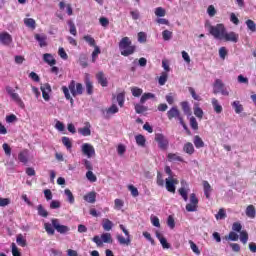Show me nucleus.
I'll list each match as a JSON object with an SVG mask.
<instances>
[{
    "mask_svg": "<svg viewBox=\"0 0 256 256\" xmlns=\"http://www.w3.org/2000/svg\"><path fill=\"white\" fill-rule=\"evenodd\" d=\"M205 27H208L209 34L214 39L225 41L226 43H239V34L233 31L227 32V28L223 23L216 24L215 26L208 24Z\"/></svg>",
    "mask_w": 256,
    "mask_h": 256,
    "instance_id": "f257e3e1",
    "label": "nucleus"
},
{
    "mask_svg": "<svg viewBox=\"0 0 256 256\" xmlns=\"http://www.w3.org/2000/svg\"><path fill=\"white\" fill-rule=\"evenodd\" d=\"M61 91L62 93H64L65 99H67V101H70L71 105H73V103H75L73 97H77V95H83V84L77 83L75 82V80H71L68 87H61Z\"/></svg>",
    "mask_w": 256,
    "mask_h": 256,
    "instance_id": "f03ea898",
    "label": "nucleus"
},
{
    "mask_svg": "<svg viewBox=\"0 0 256 256\" xmlns=\"http://www.w3.org/2000/svg\"><path fill=\"white\" fill-rule=\"evenodd\" d=\"M119 49L123 57H129L135 53L136 47L129 37H123L119 42Z\"/></svg>",
    "mask_w": 256,
    "mask_h": 256,
    "instance_id": "7ed1b4c3",
    "label": "nucleus"
},
{
    "mask_svg": "<svg viewBox=\"0 0 256 256\" xmlns=\"http://www.w3.org/2000/svg\"><path fill=\"white\" fill-rule=\"evenodd\" d=\"M119 228L126 236V238H124V236L121 234L116 235V239H117L119 245H125L126 247H129V245H131V234L129 233V230H127V228H125V225H123V224H120Z\"/></svg>",
    "mask_w": 256,
    "mask_h": 256,
    "instance_id": "20e7f679",
    "label": "nucleus"
},
{
    "mask_svg": "<svg viewBox=\"0 0 256 256\" xmlns=\"http://www.w3.org/2000/svg\"><path fill=\"white\" fill-rule=\"evenodd\" d=\"M92 241L97 247H103V243H113V238L111 237V233H103L101 237L99 235L94 236Z\"/></svg>",
    "mask_w": 256,
    "mask_h": 256,
    "instance_id": "39448f33",
    "label": "nucleus"
},
{
    "mask_svg": "<svg viewBox=\"0 0 256 256\" xmlns=\"http://www.w3.org/2000/svg\"><path fill=\"white\" fill-rule=\"evenodd\" d=\"M6 92L8 95H10L12 101H14V103L20 107V109H25V102H23L21 96H19L11 86L6 87Z\"/></svg>",
    "mask_w": 256,
    "mask_h": 256,
    "instance_id": "423d86ee",
    "label": "nucleus"
},
{
    "mask_svg": "<svg viewBox=\"0 0 256 256\" xmlns=\"http://www.w3.org/2000/svg\"><path fill=\"white\" fill-rule=\"evenodd\" d=\"M154 141L158 143V147L161 149V151H167V149H169V139H167L165 135L156 133Z\"/></svg>",
    "mask_w": 256,
    "mask_h": 256,
    "instance_id": "0eeeda50",
    "label": "nucleus"
},
{
    "mask_svg": "<svg viewBox=\"0 0 256 256\" xmlns=\"http://www.w3.org/2000/svg\"><path fill=\"white\" fill-rule=\"evenodd\" d=\"M213 93L217 95V93H221L222 95L229 96V91L225 88V84L221 79H216L213 85Z\"/></svg>",
    "mask_w": 256,
    "mask_h": 256,
    "instance_id": "6e6552de",
    "label": "nucleus"
},
{
    "mask_svg": "<svg viewBox=\"0 0 256 256\" xmlns=\"http://www.w3.org/2000/svg\"><path fill=\"white\" fill-rule=\"evenodd\" d=\"M167 117L169 121H173V119H175L176 121H179V123L183 120V115L177 106H173L167 111Z\"/></svg>",
    "mask_w": 256,
    "mask_h": 256,
    "instance_id": "1a4fd4ad",
    "label": "nucleus"
},
{
    "mask_svg": "<svg viewBox=\"0 0 256 256\" xmlns=\"http://www.w3.org/2000/svg\"><path fill=\"white\" fill-rule=\"evenodd\" d=\"M199 205V199L195 193L190 194V203L186 205V211L189 213H193L197 211V207Z\"/></svg>",
    "mask_w": 256,
    "mask_h": 256,
    "instance_id": "9d476101",
    "label": "nucleus"
},
{
    "mask_svg": "<svg viewBox=\"0 0 256 256\" xmlns=\"http://www.w3.org/2000/svg\"><path fill=\"white\" fill-rule=\"evenodd\" d=\"M82 154L85 155L88 159L95 157V147L89 143H84L81 146Z\"/></svg>",
    "mask_w": 256,
    "mask_h": 256,
    "instance_id": "9b49d317",
    "label": "nucleus"
},
{
    "mask_svg": "<svg viewBox=\"0 0 256 256\" xmlns=\"http://www.w3.org/2000/svg\"><path fill=\"white\" fill-rule=\"evenodd\" d=\"M51 221H52V225H53L54 229L58 233H60L61 235H65V233H69V231H70L69 227L66 225H60L59 219L53 218Z\"/></svg>",
    "mask_w": 256,
    "mask_h": 256,
    "instance_id": "f8f14e48",
    "label": "nucleus"
},
{
    "mask_svg": "<svg viewBox=\"0 0 256 256\" xmlns=\"http://www.w3.org/2000/svg\"><path fill=\"white\" fill-rule=\"evenodd\" d=\"M181 186L182 187L178 189V193L184 201H188L189 200V196H188L189 192H188L187 188H185V187H189V185L187 184V182H185V180H182Z\"/></svg>",
    "mask_w": 256,
    "mask_h": 256,
    "instance_id": "ddd939ff",
    "label": "nucleus"
},
{
    "mask_svg": "<svg viewBox=\"0 0 256 256\" xmlns=\"http://www.w3.org/2000/svg\"><path fill=\"white\" fill-rule=\"evenodd\" d=\"M0 43L2 45H10L13 43V37L8 32H1L0 33Z\"/></svg>",
    "mask_w": 256,
    "mask_h": 256,
    "instance_id": "4468645a",
    "label": "nucleus"
},
{
    "mask_svg": "<svg viewBox=\"0 0 256 256\" xmlns=\"http://www.w3.org/2000/svg\"><path fill=\"white\" fill-rule=\"evenodd\" d=\"M42 91V97L44 101H49L51 99V96L49 94L51 93V85L49 83H46L40 87Z\"/></svg>",
    "mask_w": 256,
    "mask_h": 256,
    "instance_id": "2eb2a0df",
    "label": "nucleus"
},
{
    "mask_svg": "<svg viewBox=\"0 0 256 256\" xmlns=\"http://www.w3.org/2000/svg\"><path fill=\"white\" fill-rule=\"evenodd\" d=\"M84 125V127L78 128V133L83 137L91 136V123L85 122Z\"/></svg>",
    "mask_w": 256,
    "mask_h": 256,
    "instance_id": "dca6fc26",
    "label": "nucleus"
},
{
    "mask_svg": "<svg viewBox=\"0 0 256 256\" xmlns=\"http://www.w3.org/2000/svg\"><path fill=\"white\" fill-rule=\"evenodd\" d=\"M96 79L101 87H107V85H109V81L107 80V77H105V73H103V71L96 74Z\"/></svg>",
    "mask_w": 256,
    "mask_h": 256,
    "instance_id": "f3484780",
    "label": "nucleus"
},
{
    "mask_svg": "<svg viewBox=\"0 0 256 256\" xmlns=\"http://www.w3.org/2000/svg\"><path fill=\"white\" fill-rule=\"evenodd\" d=\"M115 113H119V107L115 104H112L109 108L104 111V115L106 119H110L111 115H115Z\"/></svg>",
    "mask_w": 256,
    "mask_h": 256,
    "instance_id": "a211bd4d",
    "label": "nucleus"
},
{
    "mask_svg": "<svg viewBox=\"0 0 256 256\" xmlns=\"http://www.w3.org/2000/svg\"><path fill=\"white\" fill-rule=\"evenodd\" d=\"M156 237L160 241L163 249H171V244L167 242V238L163 237L161 232L156 231Z\"/></svg>",
    "mask_w": 256,
    "mask_h": 256,
    "instance_id": "6ab92c4d",
    "label": "nucleus"
},
{
    "mask_svg": "<svg viewBox=\"0 0 256 256\" xmlns=\"http://www.w3.org/2000/svg\"><path fill=\"white\" fill-rule=\"evenodd\" d=\"M34 38L38 41L40 47H47V35L45 34H35Z\"/></svg>",
    "mask_w": 256,
    "mask_h": 256,
    "instance_id": "aec40b11",
    "label": "nucleus"
},
{
    "mask_svg": "<svg viewBox=\"0 0 256 256\" xmlns=\"http://www.w3.org/2000/svg\"><path fill=\"white\" fill-rule=\"evenodd\" d=\"M83 199L84 201H86V203H95V201H97V192H88L86 195L83 196Z\"/></svg>",
    "mask_w": 256,
    "mask_h": 256,
    "instance_id": "412c9836",
    "label": "nucleus"
},
{
    "mask_svg": "<svg viewBox=\"0 0 256 256\" xmlns=\"http://www.w3.org/2000/svg\"><path fill=\"white\" fill-rule=\"evenodd\" d=\"M202 185H203L204 195H205L206 199H210L211 191H213V188H211V184H209V182L207 180H204L202 182Z\"/></svg>",
    "mask_w": 256,
    "mask_h": 256,
    "instance_id": "4be33fe9",
    "label": "nucleus"
},
{
    "mask_svg": "<svg viewBox=\"0 0 256 256\" xmlns=\"http://www.w3.org/2000/svg\"><path fill=\"white\" fill-rule=\"evenodd\" d=\"M43 61L44 63H47V65H50V67H53V65H57V60H55L53 58V55L49 53L43 55Z\"/></svg>",
    "mask_w": 256,
    "mask_h": 256,
    "instance_id": "5701e85b",
    "label": "nucleus"
},
{
    "mask_svg": "<svg viewBox=\"0 0 256 256\" xmlns=\"http://www.w3.org/2000/svg\"><path fill=\"white\" fill-rule=\"evenodd\" d=\"M212 107H213L215 113H217L218 115L223 113V106H221V104H219V100H217L216 98L212 99Z\"/></svg>",
    "mask_w": 256,
    "mask_h": 256,
    "instance_id": "b1692460",
    "label": "nucleus"
},
{
    "mask_svg": "<svg viewBox=\"0 0 256 256\" xmlns=\"http://www.w3.org/2000/svg\"><path fill=\"white\" fill-rule=\"evenodd\" d=\"M183 151L184 153H187V155H193V153H195V147L193 146V143L187 142L184 144Z\"/></svg>",
    "mask_w": 256,
    "mask_h": 256,
    "instance_id": "393cba45",
    "label": "nucleus"
},
{
    "mask_svg": "<svg viewBox=\"0 0 256 256\" xmlns=\"http://www.w3.org/2000/svg\"><path fill=\"white\" fill-rule=\"evenodd\" d=\"M27 150H23L18 154V160L20 163H24V165H27L29 163V158L27 157Z\"/></svg>",
    "mask_w": 256,
    "mask_h": 256,
    "instance_id": "a878e982",
    "label": "nucleus"
},
{
    "mask_svg": "<svg viewBox=\"0 0 256 256\" xmlns=\"http://www.w3.org/2000/svg\"><path fill=\"white\" fill-rule=\"evenodd\" d=\"M246 215L250 219H255L256 210H255V206L253 204H250V205L247 206V208H246Z\"/></svg>",
    "mask_w": 256,
    "mask_h": 256,
    "instance_id": "bb28decb",
    "label": "nucleus"
},
{
    "mask_svg": "<svg viewBox=\"0 0 256 256\" xmlns=\"http://www.w3.org/2000/svg\"><path fill=\"white\" fill-rule=\"evenodd\" d=\"M24 25L29 29H36L37 22L33 18H24Z\"/></svg>",
    "mask_w": 256,
    "mask_h": 256,
    "instance_id": "cd10ccee",
    "label": "nucleus"
},
{
    "mask_svg": "<svg viewBox=\"0 0 256 256\" xmlns=\"http://www.w3.org/2000/svg\"><path fill=\"white\" fill-rule=\"evenodd\" d=\"M193 143H194L196 149H201V148L205 147V142H203V139H201V136H199V135L194 136Z\"/></svg>",
    "mask_w": 256,
    "mask_h": 256,
    "instance_id": "c85d7f7f",
    "label": "nucleus"
},
{
    "mask_svg": "<svg viewBox=\"0 0 256 256\" xmlns=\"http://www.w3.org/2000/svg\"><path fill=\"white\" fill-rule=\"evenodd\" d=\"M16 243L19 247H27V239L23 237V234H18L16 236Z\"/></svg>",
    "mask_w": 256,
    "mask_h": 256,
    "instance_id": "c756f323",
    "label": "nucleus"
},
{
    "mask_svg": "<svg viewBox=\"0 0 256 256\" xmlns=\"http://www.w3.org/2000/svg\"><path fill=\"white\" fill-rule=\"evenodd\" d=\"M37 211L40 217H44V219H47L49 217V212L41 204L37 206Z\"/></svg>",
    "mask_w": 256,
    "mask_h": 256,
    "instance_id": "7c9ffc66",
    "label": "nucleus"
},
{
    "mask_svg": "<svg viewBox=\"0 0 256 256\" xmlns=\"http://www.w3.org/2000/svg\"><path fill=\"white\" fill-rule=\"evenodd\" d=\"M167 159H168V161H170V163L173 162V161H179L180 163H183V161H184L183 157H181V156H179L175 153H169L167 155Z\"/></svg>",
    "mask_w": 256,
    "mask_h": 256,
    "instance_id": "2f4dec72",
    "label": "nucleus"
},
{
    "mask_svg": "<svg viewBox=\"0 0 256 256\" xmlns=\"http://www.w3.org/2000/svg\"><path fill=\"white\" fill-rule=\"evenodd\" d=\"M102 227H103L104 231H111V229H113V222L107 218L103 219Z\"/></svg>",
    "mask_w": 256,
    "mask_h": 256,
    "instance_id": "473e14b6",
    "label": "nucleus"
},
{
    "mask_svg": "<svg viewBox=\"0 0 256 256\" xmlns=\"http://www.w3.org/2000/svg\"><path fill=\"white\" fill-rule=\"evenodd\" d=\"M136 143L139 147H145V143H147V139L142 134H138L135 136Z\"/></svg>",
    "mask_w": 256,
    "mask_h": 256,
    "instance_id": "72a5a7b5",
    "label": "nucleus"
},
{
    "mask_svg": "<svg viewBox=\"0 0 256 256\" xmlns=\"http://www.w3.org/2000/svg\"><path fill=\"white\" fill-rule=\"evenodd\" d=\"M245 24H246V27H247L248 31H251V33H255L256 32L255 21H253L251 19H248V20H246Z\"/></svg>",
    "mask_w": 256,
    "mask_h": 256,
    "instance_id": "f704fd0d",
    "label": "nucleus"
},
{
    "mask_svg": "<svg viewBox=\"0 0 256 256\" xmlns=\"http://www.w3.org/2000/svg\"><path fill=\"white\" fill-rule=\"evenodd\" d=\"M85 86L87 95H91L93 93V82H91V79H85Z\"/></svg>",
    "mask_w": 256,
    "mask_h": 256,
    "instance_id": "c9c22d12",
    "label": "nucleus"
},
{
    "mask_svg": "<svg viewBox=\"0 0 256 256\" xmlns=\"http://www.w3.org/2000/svg\"><path fill=\"white\" fill-rule=\"evenodd\" d=\"M232 107L235 110V113L239 114V113H243V105L241 104V102L239 101H234L232 103Z\"/></svg>",
    "mask_w": 256,
    "mask_h": 256,
    "instance_id": "e433bc0d",
    "label": "nucleus"
},
{
    "mask_svg": "<svg viewBox=\"0 0 256 256\" xmlns=\"http://www.w3.org/2000/svg\"><path fill=\"white\" fill-rule=\"evenodd\" d=\"M84 41H86V43H88V45L90 47H97V44L95 42V38H93L91 35H85L83 37Z\"/></svg>",
    "mask_w": 256,
    "mask_h": 256,
    "instance_id": "4c0bfd02",
    "label": "nucleus"
},
{
    "mask_svg": "<svg viewBox=\"0 0 256 256\" xmlns=\"http://www.w3.org/2000/svg\"><path fill=\"white\" fill-rule=\"evenodd\" d=\"M148 99H155V94L153 93H144L140 98V103L143 105Z\"/></svg>",
    "mask_w": 256,
    "mask_h": 256,
    "instance_id": "58836bf2",
    "label": "nucleus"
},
{
    "mask_svg": "<svg viewBox=\"0 0 256 256\" xmlns=\"http://www.w3.org/2000/svg\"><path fill=\"white\" fill-rule=\"evenodd\" d=\"M64 193L68 199V202L73 205V203H75V196H73V192H71V190L69 189H65Z\"/></svg>",
    "mask_w": 256,
    "mask_h": 256,
    "instance_id": "ea45409f",
    "label": "nucleus"
},
{
    "mask_svg": "<svg viewBox=\"0 0 256 256\" xmlns=\"http://www.w3.org/2000/svg\"><path fill=\"white\" fill-rule=\"evenodd\" d=\"M181 108L185 115H191V108L189 107V102H181Z\"/></svg>",
    "mask_w": 256,
    "mask_h": 256,
    "instance_id": "a19ab883",
    "label": "nucleus"
},
{
    "mask_svg": "<svg viewBox=\"0 0 256 256\" xmlns=\"http://www.w3.org/2000/svg\"><path fill=\"white\" fill-rule=\"evenodd\" d=\"M67 23L70 27L69 29L70 34L73 35L74 37H77V27L75 26V23L72 20H69Z\"/></svg>",
    "mask_w": 256,
    "mask_h": 256,
    "instance_id": "79ce46f5",
    "label": "nucleus"
},
{
    "mask_svg": "<svg viewBox=\"0 0 256 256\" xmlns=\"http://www.w3.org/2000/svg\"><path fill=\"white\" fill-rule=\"evenodd\" d=\"M86 179L91 183H95L97 181V176L93 173V170H88L86 172Z\"/></svg>",
    "mask_w": 256,
    "mask_h": 256,
    "instance_id": "37998d69",
    "label": "nucleus"
},
{
    "mask_svg": "<svg viewBox=\"0 0 256 256\" xmlns=\"http://www.w3.org/2000/svg\"><path fill=\"white\" fill-rule=\"evenodd\" d=\"M62 143L68 150L72 149L73 147V143L71 142V139H69V137L67 136L62 137Z\"/></svg>",
    "mask_w": 256,
    "mask_h": 256,
    "instance_id": "c03bdc74",
    "label": "nucleus"
},
{
    "mask_svg": "<svg viewBox=\"0 0 256 256\" xmlns=\"http://www.w3.org/2000/svg\"><path fill=\"white\" fill-rule=\"evenodd\" d=\"M99 54H101V48H99V46H94V51L92 52V63H95V61H97V57H99Z\"/></svg>",
    "mask_w": 256,
    "mask_h": 256,
    "instance_id": "a18cd8bd",
    "label": "nucleus"
},
{
    "mask_svg": "<svg viewBox=\"0 0 256 256\" xmlns=\"http://www.w3.org/2000/svg\"><path fill=\"white\" fill-rule=\"evenodd\" d=\"M166 189L169 193H175V184H173L169 178H166Z\"/></svg>",
    "mask_w": 256,
    "mask_h": 256,
    "instance_id": "49530a36",
    "label": "nucleus"
},
{
    "mask_svg": "<svg viewBox=\"0 0 256 256\" xmlns=\"http://www.w3.org/2000/svg\"><path fill=\"white\" fill-rule=\"evenodd\" d=\"M131 93H132L133 97H141V95H143V89H141L139 87H132Z\"/></svg>",
    "mask_w": 256,
    "mask_h": 256,
    "instance_id": "de8ad7c7",
    "label": "nucleus"
},
{
    "mask_svg": "<svg viewBox=\"0 0 256 256\" xmlns=\"http://www.w3.org/2000/svg\"><path fill=\"white\" fill-rule=\"evenodd\" d=\"M44 229L48 235H55V229H53V224L51 223H45Z\"/></svg>",
    "mask_w": 256,
    "mask_h": 256,
    "instance_id": "09e8293b",
    "label": "nucleus"
},
{
    "mask_svg": "<svg viewBox=\"0 0 256 256\" xmlns=\"http://www.w3.org/2000/svg\"><path fill=\"white\" fill-rule=\"evenodd\" d=\"M162 37L164 41H171V39H173V32L169 30H164L162 32Z\"/></svg>",
    "mask_w": 256,
    "mask_h": 256,
    "instance_id": "8fccbe9b",
    "label": "nucleus"
},
{
    "mask_svg": "<svg viewBox=\"0 0 256 256\" xmlns=\"http://www.w3.org/2000/svg\"><path fill=\"white\" fill-rule=\"evenodd\" d=\"M240 241L243 245H247V241H249V234L247 231L240 232Z\"/></svg>",
    "mask_w": 256,
    "mask_h": 256,
    "instance_id": "3c124183",
    "label": "nucleus"
},
{
    "mask_svg": "<svg viewBox=\"0 0 256 256\" xmlns=\"http://www.w3.org/2000/svg\"><path fill=\"white\" fill-rule=\"evenodd\" d=\"M116 99L118 101L119 107H123V105H125V93L123 92L119 93Z\"/></svg>",
    "mask_w": 256,
    "mask_h": 256,
    "instance_id": "603ef678",
    "label": "nucleus"
},
{
    "mask_svg": "<svg viewBox=\"0 0 256 256\" xmlns=\"http://www.w3.org/2000/svg\"><path fill=\"white\" fill-rule=\"evenodd\" d=\"M155 15L156 17H165L167 15V11L163 7H157L155 9Z\"/></svg>",
    "mask_w": 256,
    "mask_h": 256,
    "instance_id": "864d4df0",
    "label": "nucleus"
},
{
    "mask_svg": "<svg viewBox=\"0 0 256 256\" xmlns=\"http://www.w3.org/2000/svg\"><path fill=\"white\" fill-rule=\"evenodd\" d=\"M190 247L193 251V253H195L196 255H201V250H199V247H197V244H195V242H193V240L189 241Z\"/></svg>",
    "mask_w": 256,
    "mask_h": 256,
    "instance_id": "5fc2aeb1",
    "label": "nucleus"
},
{
    "mask_svg": "<svg viewBox=\"0 0 256 256\" xmlns=\"http://www.w3.org/2000/svg\"><path fill=\"white\" fill-rule=\"evenodd\" d=\"M128 190L130 191L132 197H139V190L137 189V187L129 185Z\"/></svg>",
    "mask_w": 256,
    "mask_h": 256,
    "instance_id": "6e6d98bb",
    "label": "nucleus"
},
{
    "mask_svg": "<svg viewBox=\"0 0 256 256\" xmlns=\"http://www.w3.org/2000/svg\"><path fill=\"white\" fill-rule=\"evenodd\" d=\"M167 77H168L167 72H162L158 80L159 85H165V83H167Z\"/></svg>",
    "mask_w": 256,
    "mask_h": 256,
    "instance_id": "4d7b16f0",
    "label": "nucleus"
},
{
    "mask_svg": "<svg viewBox=\"0 0 256 256\" xmlns=\"http://www.w3.org/2000/svg\"><path fill=\"white\" fill-rule=\"evenodd\" d=\"M135 111L138 114L145 113V111H147V106H143L141 104H136L135 105Z\"/></svg>",
    "mask_w": 256,
    "mask_h": 256,
    "instance_id": "13d9d810",
    "label": "nucleus"
},
{
    "mask_svg": "<svg viewBox=\"0 0 256 256\" xmlns=\"http://www.w3.org/2000/svg\"><path fill=\"white\" fill-rule=\"evenodd\" d=\"M82 163H83L85 169H87V171H93V164L91 163V161H89L87 159H83Z\"/></svg>",
    "mask_w": 256,
    "mask_h": 256,
    "instance_id": "bf43d9fd",
    "label": "nucleus"
},
{
    "mask_svg": "<svg viewBox=\"0 0 256 256\" xmlns=\"http://www.w3.org/2000/svg\"><path fill=\"white\" fill-rule=\"evenodd\" d=\"M225 217H227V213H225V209L221 208L218 213L215 215V218L217 220L219 219H225Z\"/></svg>",
    "mask_w": 256,
    "mask_h": 256,
    "instance_id": "052dcab7",
    "label": "nucleus"
},
{
    "mask_svg": "<svg viewBox=\"0 0 256 256\" xmlns=\"http://www.w3.org/2000/svg\"><path fill=\"white\" fill-rule=\"evenodd\" d=\"M138 41L139 43H147V34L145 32H139Z\"/></svg>",
    "mask_w": 256,
    "mask_h": 256,
    "instance_id": "680f3d73",
    "label": "nucleus"
},
{
    "mask_svg": "<svg viewBox=\"0 0 256 256\" xmlns=\"http://www.w3.org/2000/svg\"><path fill=\"white\" fill-rule=\"evenodd\" d=\"M2 149L4 150V153L7 157H11V146H9V144L4 143L2 145Z\"/></svg>",
    "mask_w": 256,
    "mask_h": 256,
    "instance_id": "e2e57ef3",
    "label": "nucleus"
},
{
    "mask_svg": "<svg viewBox=\"0 0 256 256\" xmlns=\"http://www.w3.org/2000/svg\"><path fill=\"white\" fill-rule=\"evenodd\" d=\"M226 239H229L230 241H239V235L232 231L229 233L228 237L226 236Z\"/></svg>",
    "mask_w": 256,
    "mask_h": 256,
    "instance_id": "0e129e2a",
    "label": "nucleus"
},
{
    "mask_svg": "<svg viewBox=\"0 0 256 256\" xmlns=\"http://www.w3.org/2000/svg\"><path fill=\"white\" fill-rule=\"evenodd\" d=\"M228 52H227V48L226 47H221L219 49V57L220 59H225V57H227Z\"/></svg>",
    "mask_w": 256,
    "mask_h": 256,
    "instance_id": "69168bd1",
    "label": "nucleus"
},
{
    "mask_svg": "<svg viewBox=\"0 0 256 256\" xmlns=\"http://www.w3.org/2000/svg\"><path fill=\"white\" fill-rule=\"evenodd\" d=\"M11 247L13 256H21V252L19 251V248H17V245L15 243H12Z\"/></svg>",
    "mask_w": 256,
    "mask_h": 256,
    "instance_id": "338daca9",
    "label": "nucleus"
},
{
    "mask_svg": "<svg viewBox=\"0 0 256 256\" xmlns=\"http://www.w3.org/2000/svg\"><path fill=\"white\" fill-rule=\"evenodd\" d=\"M167 225L171 229H175V218H173V216H168Z\"/></svg>",
    "mask_w": 256,
    "mask_h": 256,
    "instance_id": "774afa93",
    "label": "nucleus"
}]
</instances>
